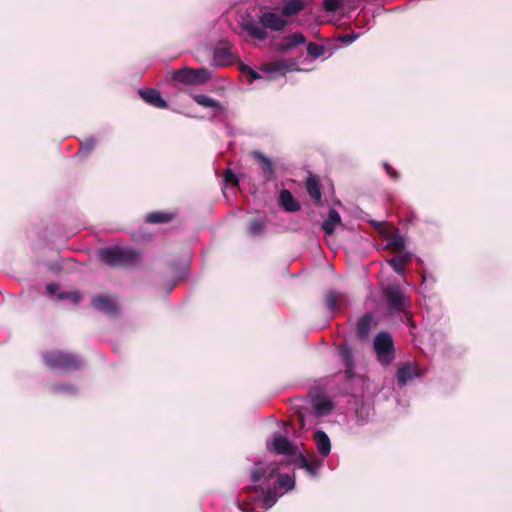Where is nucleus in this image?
Masks as SVG:
<instances>
[{"instance_id": "obj_5", "label": "nucleus", "mask_w": 512, "mask_h": 512, "mask_svg": "<svg viewBox=\"0 0 512 512\" xmlns=\"http://www.w3.org/2000/svg\"><path fill=\"white\" fill-rule=\"evenodd\" d=\"M211 73L206 68L193 69L185 67L173 72L172 79L186 85H201L208 82Z\"/></svg>"}, {"instance_id": "obj_15", "label": "nucleus", "mask_w": 512, "mask_h": 512, "mask_svg": "<svg viewBox=\"0 0 512 512\" xmlns=\"http://www.w3.org/2000/svg\"><path fill=\"white\" fill-rule=\"evenodd\" d=\"M273 450L280 455L296 456L298 453L297 446L293 445L285 436L277 435L273 438Z\"/></svg>"}, {"instance_id": "obj_17", "label": "nucleus", "mask_w": 512, "mask_h": 512, "mask_svg": "<svg viewBox=\"0 0 512 512\" xmlns=\"http://www.w3.org/2000/svg\"><path fill=\"white\" fill-rule=\"evenodd\" d=\"M325 305L329 311H340L347 307L348 300L344 293L329 291L325 295Z\"/></svg>"}, {"instance_id": "obj_27", "label": "nucleus", "mask_w": 512, "mask_h": 512, "mask_svg": "<svg viewBox=\"0 0 512 512\" xmlns=\"http://www.w3.org/2000/svg\"><path fill=\"white\" fill-rule=\"evenodd\" d=\"M411 260V255L408 253L400 254L388 260V264L393 268V270L402 274L405 270V265Z\"/></svg>"}, {"instance_id": "obj_4", "label": "nucleus", "mask_w": 512, "mask_h": 512, "mask_svg": "<svg viewBox=\"0 0 512 512\" xmlns=\"http://www.w3.org/2000/svg\"><path fill=\"white\" fill-rule=\"evenodd\" d=\"M373 347L382 365H389L395 359L394 341L388 332H379L374 338Z\"/></svg>"}, {"instance_id": "obj_23", "label": "nucleus", "mask_w": 512, "mask_h": 512, "mask_svg": "<svg viewBox=\"0 0 512 512\" xmlns=\"http://www.w3.org/2000/svg\"><path fill=\"white\" fill-rule=\"evenodd\" d=\"M253 156L260 162L264 178L268 181L271 180L275 172L272 161L260 151H254Z\"/></svg>"}, {"instance_id": "obj_32", "label": "nucleus", "mask_w": 512, "mask_h": 512, "mask_svg": "<svg viewBox=\"0 0 512 512\" xmlns=\"http://www.w3.org/2000/svg\"><path fill=\"white\" fill-rule=\"evenodd\" d=\"M306 49H307L308 55L313 57V58L320 57L325 52V48H324L323 45L317 44V43H314V42L307 43Z\"/></svg>"}, {"instance_id": "obj_14", "label": "nucleus", "mask_w": 512, "mask_h": 512, "mask_svg": "<svg viewBox=\"0 0 512 512\" xmlns=\"http://www.w3.org/2000/svg\"><path fill=\"white\" fill-rule=\"evenodd\" d=\"M338 353L342 364L345 366V378L351 380L355 377L354 359L350 347L342 344L338 347Z\"/></svg>"}, {"instance_id": "obj_3", "label": "nucleus", "mask_w": 512, "mask_h": 512, "mask_svg": "<svg viewBox=\"0 0 512 512\" xmlns=\"http://www.w3.org/2000/svg\"><path fill=\"white\" fill-rule=\"evenodd\" d=\"M42 359L51 370L74 372L83 366V362L78 356L63 350L46 351L43 353Z\"/></svg>"}, {"instance_id": "obj_18", "label": "nucleus", "mask_w": 512, "mask_h": 512, "mask_svg": "<svg viewBox=\"0 0 512 512\" xmlns=\"http://www.w3.org/2000/svg\"><path fill=\"white\" fill-rule=\"evenodd\" d=\"M306 190L317 206L322 205L321 184L319 179L314 175H309L306 179Z\"/></svg>"}, {"instance_id": "obj_21", "label": "nucleus", "mask_w": 512, "mask_h": 512, "mask_svg": "<svg viewBox=\"0 0 512 512\" xmlns=\"http://www.w3.org/2000/svg\"><path fill=\"white\" fill-rule=\"evenodd\" d=\"M295 463L305 469L311 476L315 477L318 474V469L322 462L318 459L308 460L305 455L299 453L295 459Z\"/></svg>"}, {"instance_id": "obj_40", "label": "nucleus", "mask_w": 512, "mask_h": 512, "mask_svg": "<svg viewBox=\"0 0 512 512\" xmlns=\"http://www.w3.org/2000/svg\"><path fill=\"white\" fill-rule=\"evenodd\" d=\"M358 38V34L351 33V34H344L340 37V41L345 44H351Z\"/></svg>"}, {"instance_id": "obj_35", "label": "nucleus", "mask_w": 512, "mask_h": 512, "mask_svg": "<svg viewBox=\"0 0 512 512\" xmlns=\"http://www.w3.org/2000/svg\"><path fill=\"white\" fill-rule=\"evenodd\" d=\"M58 299H60V300L70 299L75 304H78L82 300V295L79 292H66V291H64V292H60L58 294Z\"/></svg>"}, {"instance_id": "obj_26", "label": "nucleus", "mask_w": 512, "mask_h": 512, "mask_svg": "<svg viewBox=\"0 0 512 512\" xmlns=\"http://www.w3.org/2000/svg\"><path fill=\"white\" fill-rule=\"evenodd\" d=\"M417 368L410 365H405L397 370L396 377L400 385H405L409 380L418 376Z\"/></svg>"}, {"instance_id": "obj_42", "label": "nucleus", "mask_w": 512, "mask_h": 512, "mask_svg": "<svg viewBox=\"0 0 512 512\" xmlns=\"http://www.w3.org/2000/svg\"><path fill=\"white\" fill-rule=\"evenodd\" d=\"M238 506L244 512H250L252 510L251 504L245 501L239 502Z\"/></svg>"}, {"instance_id": "obj_11", "label": "nucleus", "mask_w": 512, "mask_h": 512, "mask_svg": "<svg viewBox=\"0 0 512 512\" xmlns=\"http://www.w3.org/2000/svg\"><path fill=\"white\" fill-rule=\"evenodd\" d=\"M298 70L297 63L292 59H278L263 65V71L268 73L279 72L285 74L286 72Z\"/></svg>"}, {"instance_id": "obj_39", "label": "nucleus", "mask_w": 512, "mask_h": 512, "mask_svg": "<svg viewBox=\"0 0 512 512\" xmlns=\"http://www.w3.org/2000/svg\"><path fill=\"white\" fill-rule=\"evenodd\" d=\"M242 71L244 73H247L250 82H252L256 79H259L261 77L258 72H256L255 70H253L252 68H250L248 66H243Z\"/></svg>"}, {"instance_id": "obj_29", "label": "nucleus", "mask_w": 512, "mask_h": 512, "mask_svg": "<svg viewBox=\"0 0 512 512\" xmlns=\"http://www.w3.org/2000/svg\"><path fill=\"white\" fill-rule=\"evenodd\" d=\"M313 408L318 416H324L333 410V404L330 400L321 398L315 401Z\"/></svg>"}, {"instance_id": "obj_24", "label": "nucleus", "mask_w": 512, "mask_h": 512, "mask_svg": "<svg viewBox=\"0 0 512 512\" xmlns=\"http://www.w3.org/2000/svg\"><path fill=\"white\" fill-rule=\"evenodd\" d=\"M341 223V217L337 210L330 209L327 219L322 223V229L327 235L335 232L336 225Z\"/></svg>"}, {"instance_id": "obj_12", "label": "nucleus", "mask_w": 512, "mask_h": 512, "mask_svg": "<svg viewBox=\"0 0 512 512\" xmlns=\"http://www.w3.org/2000/svg\"><path fill=\"white\" fill-rule=\"evenodd\" d=\"M138 93L141 99L147 104L160 109L168 108L167 101L161 96V93L157 89H140Z\"/></svg>"}, {"instance_id": "obj_33", "label": "nucleus", "mask_w": 512, "mask_h": 512, "mask_svg": "<svg viewBox=\"0 0 512 512\" xmlns=\"http://www.w3.org/2000/svg\"><path fill=\"white\" fill-rule=\"evenodd\" d=\"M54 391L56 393H66L74 395L77 393V387L71 384H56L54 385Z\"/></svg>"}, {"instance_id": "obj_10", "label": "nucleus", "mask_w": 512, "mask_h": 512, "mask_svg": "<svg viewBox=\"0 0 512 512\" xmlns=\"http://www.w3.org/2000/svg\"><path fill=\"white\" fill-rule=\"evenodd\" d=\"M91 305L98 311L108 315H116L118 313V305L116 301L107 295H95L91 300Z\"/></svg>"}, {"instance_id": "obj_38", "label": "nucleus", "mask_w": 512, "mask_h": 512, "mask_svg": "<svg viewBox=\"0 0 512 512\" xmlns=\"http://www.w3.org/2000/svg\"><path fill=\"white\" fill-rule=\"evenodd\" d=\"M383 167L387 174L395 181L399 180L400 174L397 170H395L388 162L383 163Z\"/></svg>"}, {"instance_id": "obj_43", "label": "nucleus", "mask_w": 512, "mask_h": 512, "mask_svg": "<svg viewBox=\"0 0 512 512\" xmlns=\"http://www.w3.org/2000/svg\"><path fill=\"white\" fill-rule=\"evenodd\" d=\"M46 290L49 294H55L58 290V285L55 283H50L46 286Z\"/></svg>"}, {"instance_id": "obj_7", "label": "nucleus", "mask_w": 512, "mask_h": 512, "mask_svg": "<svg viewBox=\"0 0 512 512\" xmlns=\"http://www.w3.org/2000/svg\"><path fill=\"white\" fill-rule=\"evenodd\" d=\"M237 60V55L232 51V45L228 41H221L214 49L213 65L215 67H225L233 64Z\"/></svg>"}, {"instance_id": "obj_28", "label": "nucleus", "mask_w": 512, "mask_h": 512, "mask_svg": "<svg viewBox=\"0 0 512 512\" xmlns=\"http://www.w3.org/2000/svg\"><path fill=\"white\" fill-rule=\"evenodd\" d=\"M387 248L394 253H401L405 249V240L401 235L394 234L388 238Z\"/></svg>"}, {"instance_id": "obj_2", "label": "nucleus", "mask_w": 512, "mask_h": 512, "mask_svg": "<svg viewBox=\"0 0 512 512\" xmlns=\"http://www.w3.org/2000/svg\"><path fill=\"white\" fill-rule=\"evenodd\" d=\"M99 259L113 268L133 267L139 263L141 254L134 248L111 246L99 250Z\"/></svg>"}, {"instance_id": "obj_36", "label": "nucleus", "mask_w": 512, "mask_h": 512, "mask_svg": "<svg viewBox=\"0 0 512 512\" xmlns=\"http://www.w3.org/2000/svg\"><path fill=\"white\" fill-rule=\"evenodd\" d=\"M342 0H324L323 8L327 12H336L342 6Z\"/></svg>"}, {"instance_id": "obj_25", "label": "nucleus", "mask_w": 512, "mask_h": 512, "mask_svg": "<svg viewBox=\"0 0 512 512\" xmlns=\"http://www.w3.org/2000/svg\"><path fill=\"white\" fill-rule=\"evenodd\" d=\"M192 99L200 106L202 107H205V108H213V109H216L218 111H222L223 110V106L222 104L207 96V95H204V94H194L192 95Z\"/></svg>"}, {"instance_id": "obj_8", "label": "nucleus", "mask_w": 512, "mask_h": 512, "mask_svg": "<svg viewBox=\"0 0 512 512\" xmlns=\"http://www.w3.org/2000/svg\"><path fill=\"white\" fill-rule=\"evenodd\" d=\"M306 42V36L302 32H294L283 36L278 43H275L274 49L278 53L286 54Z\"/></svg>"}, {"instance_id": "obj_22", "label": "nucleus", "mask_w": 512, "mask_h": 512, "mask_svg": "<svg viewBox=\"0 0 512 512\" xmlns=\"http://www.w3.org/2000/svg\"><path fill=\"white\" fill-rule=\"evenodd\" d=\"M373 324V316L369 313L363 315L357 323V337L364 340L368 337Z\"/></svg>"}, {"instance_id": "obj_1", "label": "nucleus", "mask_w": 512, "mask_h": 512, "mask_svg": "<svg viewBox=\"0 0 512 512\" xmlns=\"http://www.w3.org/2000/svg\"><path fill=\"white\" fill-rule=\"evenodd\" d=\"M288 23L287 19L275 12H264L259 16V24L261 27L254 20H248L241 23V28L253 39L265 41L268 38L267 29L281 32Z\"/></svg>"}, {"instance_id": "obj_30", "label": "nucleus", "mask_w": 512, "mask_h": 512, "mask_svg": "<svg viewBox=\"0 0 512 512\" xmlns=\"http://www.w3.org/2000/svg\"><path fill=\"white\" fill-rule=\"evenodd\" d=\"M303 9L304 3L302 0H290L285 4L283 13L286 16H292L298 14Z\"/></svg>"}, {"instance_id": "obj_19", "label": "nucleus", "mask_w": 512, "mask_h": 512, "mask_svg": "<svg viewBox=\"0 0 512 512\" xmlns=\"http://www.w3.org/2000/svg\"><path fill=\"white\" fill-rule=\"evenodd\" d=\"M280 205L287 212L294 213L300 210L301 206L287 189H282L279 195Z\"/></svg>"}, {"instance_id": "obj_9", "label": "nucleus", "mask_w": 512, "mask_h": 512, "mask_svg": "<svg viewBox=\"0 0 512 512\" xmlns=\"http://www.w3.org/2000/svg\"><path fill=\"white\" fill-rule=\"evenodd\" d=\"M383 294L391 309L402 311L406 306L407 297L398 286H388Z\"/></svg>"}, {"instance_id": "obj_37", "label": "nucleus", "mask_w": 512, "mask_h": 512, "mask_svg": "<svg viewBox=\"0 0 512 512\" xmlns=\"http://www.w3.org/2000/svg\"><path fill=\"white\" fill-rule=\"evenodd\" d=\"M224 180L226 183L231 184L232 186H238L239 180L235 173L231 169H227L224 173Z\"/></svg>"}, {"instance_id": "obj_31", "label": "nucleus", "mask_w": 512, "mask_h": 512, "mask_svg": "<svg viewBox=\"0 0 512 512\" xmlns=\"http://www.w3.org/2000/svg\"><path fill=\"white\" fill-rule=\"evenodd\" d=\"M265 223L259 219H251L247 224V232L252 236L261 235L265 231Z\"/></svg>"}, {"instance_id": "obj_16", "label": "nucleus", "mask_w": 512, "mask_h": 512, "mask_svg": "<svg viewBox=\"0 0 512 512\" xmlns=\"http://www.w3.org/2000/svg\"><path fill=\"white\" fill-rule=\"evenodd\" d=\"M278 468L275 466L258 463L251 471V480L253 483H258L262 479L269 483L270 479L274 478Z\"/></svg>"}, {"instance_id": "obj_13", "label": "nucleus", "mask_w": 512, "mask_h": 512, "mask_svg": "<svg viewBox=\"0 0 512 512\" xmlns=\"http://www.w3.org/2000/svg\"><path fill=\"white\" fill-rule=\"evenodd\" d=\"M178 218V210H158L146 214L145 222L148 224H167Z\"/></svg>"}, {"instance_id": "obj_20", "label": "nucleus", "mask_w": 512, "mask_h": 512, "mask_svg": "<svg viewBox=\"0 0 512 512\" xmlns=\"http://www.w3.org/2000/svg\"><path fill=\"white\" fill-rule=\"evenodd\" d=\"M313 439L320 455L327 457L331 451V441L328 435L322 430H317L313 435Z\"/></svg>"}, {"instance_id": "obj_6", "label": "nucleus", "mask_w": 512, "mask_h": 512, "mask_svg": "<svg viewBox=\"0 0 512 512\" xmlns=\"http://www.w3.org/2000/svg\"><path fill=\"white\" fill-rule=\"evenodd\" d=\"M243 492H247L248 494L254 493L251 499L261 500L265 508H270L276 502L278 496L276 487H271L269 483L246 487L243 489Z\"/></svg>"}, {"instance_id": "obj_41", "label": "nucleus", "mask_w": 512, "mask_h": 512, "mask_svg": "<svg viewBox=\"0 0 512 512\" xmlns=\"http://www.w3.org/2000/svg\"><path fill=\"white\" fill-rule=\"evenodd\" d=\"M291 482V478L288 475H280L278 477V484L281 487L288 485Z\"/></svg>"}, {"instance_id": "obj_34", "label": "nucleus", "mask_w": 512, "mask_h": 512, "mask_svg": "<svg viewBox=\"0 0 512 512\" xmlns=\"http://www.w3.org/2000/svg\"><path fill=\"white\" fill-rule=\"evenodd\" d=\"M95 147V139L89 137L81 142V148L78 151V154L83 153L84 155H88Z\"/></svg>"}]
</instances>
